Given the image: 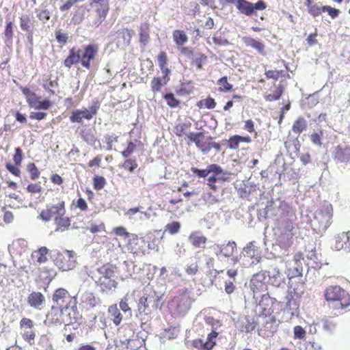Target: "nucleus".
<instances>
[{
    "label": "nucleus",
    "mask_w": 350,
    "mask_h": 350,
    "mask_svg": "<svg viewBox=\"0 0 350 350\" xmlns=\"http://www.w3.org/2000/svg\"><path fill=\"white\" fill-rule=\"evenodd\" d=\"M266 214L275 217L277 241L282 247H288L294 236L296 215L293 209L286 202L279 201L273 209L271 206H267Z\"/></svg>",
    "instance_id": "1"
},
{
    "label": "nucleus",
    "mask_w": 350,
    "mask_h": 350,
    "mask_svg": "<svg viewBox=\"0 0 350 350\" xmlns=\"http://www.w3.org/2000/svg\"><path fill=\"white\" fill-rule=\"evenodd\" d=\"M161 296L152 291L150 287L144 289L143 295L137 304V317L139 318L142 323H146L152 319V312L157 310L160 305Z\"/></svg>",
    "instance_id": "2"
},
{
    "label": "nucleus",
    "mask_w": 350,
    "mask_h": 350,
    "mask_svg": "<svg viewBox=\"0 0 350 350\" xmlns=\"http://www.w3.org/2000/svg\"><path fill=\"white\" fill-rule=\"evenodd\" d=\"M293 265L288 269L287 276L290 280L289 284L291 287L293 284V279H297L299 284L297 287L293 288L295 295L297 297H301L304 292V282L302 279V273L304 271L303 265H306V259L302 258L301 254H297L294 256Z\"/></svg>",
    "instance_id": "3"
},
{
    "label": "nucleus",
    "mask_w": 350,
    "mask_h": 350,
    "mask_svg": "<svg viewBox=\"0 0 350 350\" xmlns=\"http://www.w3.org/2000/svg\"><path fill=\"white\" fill-rule=\"evenodd\" d=\"M325 299L335 309H343L350 306V295L340 286H331L325 290Z\"/></svg>",
    "instance_id": "4"
},
{
    "label": "nucleus",
    "mask_w": 350,
    "mask_h": 350,
    "mask_svg": "<svg viewBox=\"0 0 350 350\" xmlns=\"http://www.w3.org/2000/svg\"><path fill=\"white\" fill-rule=\"evenodd\" d=\"M332 217V206L330 204H325L321 208L315 213L312 226L318 233L325 232L331 224Z\"/></svg>",
    "instance_id": "5"
},
{
    "label": "nucleus",
    "mask_w": 350,
    "mask_h": 350,
    "mask_svg": "<svg viewBox=\"0 0 350 350\" xmlns=\"http://www.w3.org/2000/svg\"><path fill=\"white\" fill-rule=\"evenodd\" d=\"M259 298H260V300L258 304L256 305L255 309L256 314H271L273 312L272 306L276 301V299L271 297L268 293L262 294L260 291H254V299L256 301H257Z\"/></svg>",
    "instance_id": "6"
},
{
    "label": "nucleus",
    "mask_w": 350,
    "mask_h": 350,
    "mask_svg": "<svg viewBox=\"0 0 350 350\" xmlns=\"http://www.w3.org/2000/svg\"><path fill=\"white\" fill-rule=\"evenodd\" d=\"M56 253L55 265L62 271H69L76 266L75 254L72 251L64 250L63 252L54 251Z\"/></svg>",
    "instance_id": "7"
},
{
    "label": "nucleus",
    "mask_w": 350,
    "mask_h": 350,
    "mask_svg": "<svg viewBox=\"0 0 350 350\" xmlns=\"http://www.w3.org/2000/svg\"><path fill=\"white\" fill-rule=\"evenodd\" d=\"M52 300L55 305L68 307L72 310L76 308L77 303L75 298L71 297L68 292L64 288H60L57 289L53 293Z\"/></svg>",
    "instance_id": "8"
},
{
    "label": "nucleus",
    "mask_w": 350,
    "mask_h": 350,
    "mask_svg": "<svg viewBox=\"0 0 350 350\" xmlns=\"http://www.w3.org/2000/svg\"><path fill=\"white\" fill-rule=\"evenodd\" d=\"M68 310H72L68 307L53 305L46 316L54 323L69 325L70 324V321L67 318L68 316H65V313Z\"/></svg>",
    "instance_id": "9"
},
{
    "label": "nucleus",
    "mask_w": 350,
    "mask_h": 350,
    "mask_svg": "<svg viewBox=\"0 0 350 350\" xmlns=\"http://www.w3.org/2000/svg\"><path fill=\"white\" fill-rule=\"evenodd\" d=\"M65 213L64 202L62 201L57 204L47 206L45 210L41 211L39 217L44 221H49L52 218H54L55 221L56 217L64 216Z\"/></svg>",
    "instance_id": "10"
},
{
    "label": "nucleus",
    "mask_w": 350,
    "mask_h": 350,
    "mask_svg": "<svg viewBox=\"0 0 350 350\" xmlns=\"http://www.w3.org/2000/svg\"><path fill=\"white\" fill-rule=\"evenodd\" d=\"M258 323L254 317L240 316L235 322L236 327L242 332L249 333L254 331Z\"/></svg>",
    "instance_id": "11"
},
{
    "label": "nucleus",
    "mask_w": 350,
    "mask_h": 350,
    "mask_svg": "<svg viewBox=\"0 0 350 350\" xmlns=\"http://www.w3.org/2000/svg\"><path fill=\"white\" fill-rule=\"evenodd\" d=\"M93 3L96 14V19L94 24L98 27L105 19L109 12V0H93Z\"/></svg>",
    "instance_id": "12"
},
{
    "label": "nucleus",
    "mask_w": 350,
    "mask_h": 350,
    "mask_svg": "<svg viewBox=\"0 0 350 350\" xmlns=\"http://www.w3.org/2000/svg\"><path fill=\"white\" fill-rule=\"evenodd\" d=\"M257 320L258 323L262 324L265 331L267 332L269 334H273L276 332L278 326V321H277L275 316L271 314H267V315L258 314Z\"/></svg>",
    "instance_id": "13"
},
{
    "label": "nucleus",
    "mask_w": 350,
    "mask_h": 350,
    "mask_svg": "<svg viewBox=\"0 0 350 350\" xmlns=\"http://www.w3.org/2000/svg\"><path fill=\"white\" fill-rule=\"evenodd\" d=\"M269 281L275 287L285 286V274L276 267H272L268 271Z\"/></svg>",
    "instance_id": "14"
},
{
    "label": "nucleus",
    "mask_w": 350,
    "mask_h": 350,
    "mask_svg": "<svg viewBox=\"0 0 350 350\" xmlns=\"http://www.w3.org/2000/svg\"><path fill=\"white\" fill-rule=\"evenodd\" d=\"M191 302L187 294L184 293L175 297L172 301V306H175L179 314H185L190 308Z\"/></svg>",
    "instance_id": "15"
},
{
    "label": "nucleus",
    "mask_w": 350,
    "mask_h": 350,
    "mask_svg": "<svg viewBox=\"0 0 350 350\" xmlns=\"http://www.w3.org/2000/svg\"><path fill=\"white\" fill-rule=\"evenodd\" d=\"M96 283L100 287L102 293L107 295L111 294L117 287V282L114 278H98L96 280Z\"/></svg>",
    "instance_id": "16"
},
{
    "label": "nucleus",
    "mask_w": 350,
    "mask_h": 350,
    "mask_svg": "<svg viewBox=\"0 0 350 350\" xmlns=\"http://www.w3.org/2000/svg\"><path fill=\"white\" fill-rule=\"evenodd\" d=\"M31 21L28 15L21 16L20 18V27L23 31L27 32V38L29 43V50L31 54L33 53V31L31 29Z\"/></svg>",
    "instance_id": "17"
},
{
    "label": "nucleus",
    "mask_w": 350,
    "mask_h": 350,
    "mask_svg": "<svg viewBox=\"0 0 350 350\" xmlns=\"http://www.w3.org/2000/svg\"><path fill=\"white\" fill-rule=\"evenodd\" d=\"M96 52L97 49L93 45H88L83 51L81 50V65L86 68H90V61L94 59Z\"/></svg>",
    "instance_id": "18"
},
{
    "label": "nucleus",
    "mask_w": 350,
    "mask_h": 350,
    "mask_svg": "<svg viewBox=\"0 0 350 350\" xmlns=\"http://www.w3.org/2000/svg\"><path fill=\"white\" fill-rule=\"evenodd\" d=\"M131 37L130 30L123 28L116 33L114 42L118 47L124 48L129 44Z\"/></svg>",
    "instance_id": "19"
},
{
    "label": "nucleus",
    "mask_w": 350,
    "mask_h": 350,
    "mask_svg": "<svg viewBox=\"0 0 350 350\" xmlns=\"http://www.w3.org/2000/svg\"><path fill=\"white\" fill-rule=\"evenodd\" d=\"M333 157L336 162H350V146H336L333 152Z\"/></svg>",
    "instance_id": "20"
},
{
    "label": "nucleus",
    "mask_w": 350,
    "mask_h": 350,
    "mask_svg": "<svg viewBox=\"0 0 350 350\" xmlns=\"http://www.w3.org/2000/svg\"><path fill=\"white\" fill-rule=\"evenodd\" d=\"M243 253L252 259L251 265H255L260 262L261 257L258 252V248L255 245L254 241H251L243 247Z\"/></svg>",
    "instance_id": "21"
},
{
    "label": "nucleus",
    "mask_w": 350,
    "mask_h": 350,
    "mask_svg": "<svg viewBox=\"0 0 350 350\" xmlns=\"http://www.w3.org/2000/svg\"><path fill=\"white\" fill-rule=\"evenodd\" d=\"M334 247L336 250H347L350 251V233L342 232L336 239Z\"/></svg>",
    "instance_id": "22"
},
{
    "label": "nucleus",
    "mask_w": 350,
    "mask_h": 350,
    "mask_svg": "<svg viewBox=\"0 0 350 350\" xmlns=\"http://www.w3.org/2000/svg\"><path fill=\"white\" fill-rule=\"evenodd\" d=\"M242 40L247 46L256 50L259 54L262 55L266 54L265 51V46L262 42L255 40L250 36H244L242 38Z\"/></svg>",
    "instance_id": "23"
},
{
    "label": "nucleus",
    "mask_w": 350,
    "mask_h": 350,
    "mask_svg": "<svg viewBox=\"0 0 350 350\" xmlns=\"http://www.w3.org/2000/svg\"><path fill=\"white\" fill-rule=\"evenodd\" d=\"M323 263L319 258L316 250H312L311 251L308 252V254L306 255V265L307 267L317 269H320Z\"/></svg>",
    "instance_id": "24"
},
{
    "label": "nucleus",
    "mask_w": 350,
    "mask_h": 350,
    "mask_svg": "<svg viewBox=\"0 0 350 350\" xmlns=\"http://www.w3.org/2000/svg\"><path fill=\"white\" fill-rule=\"evenodd\" d=\"M44 301V296L40 292H32L27 297L28 304L34 308H39Z\"/></svg>",
    "instance_id": "25"
},
{
    "label": "nucleus",
    "mask_w": 350,
    "mask_h": 350,
    "mask_svg": "<svg viewBox=\"0 0 350 350\" xmlns=\"http://www.w3.org/2000/svg\"><path fill=\"white\" fill-rule=\"evenodd\" d=\"M83 119L90 120V115L88 112V109H77L72 112L70 116V120L75 123H82Z\"/></svg>",
    "instance_id": "26"
},
{
    "label": "nucleus",
    "mask_w": 350,
    "mask_h": 350,
    "mask_svg": "<svg viewBox=\"0 0 350 350\" xmlns=\"http://www.w3.org/2000/svg\"><path fill=\"white\" fill-rule=\"evenodd\" d=\"M81 59V50L75 51L72 49L69 51V55L64 60V64L66 67L70 68L72 65L77 64Z\"/></svg>",
    "instance_id": "27"
},
{
    "label": "nucleus",
    "mask_w": 350,
    "mask_h": 350,
    "mask_svg": "<svg viewBox=\"0 0 350 350\" xmlns=\"http://www.w3.org/2000/svg\"><path fill=\"white\" fill-rule=\"evenodd\" d=\"M189 240L195 247L204 248V245L207 241V239L200 232H194L189 235Z\"/></svg>",
    "instance_id": "28"
},
{
    "label": "nucleus",
    "mask_w": 350,
    "mask_h": 350,
    "mask_svg": "<svg viewBox=\"0 0 350 350\" xmlns=\"http://www.w3.org/2000/svg\"><path fill=\"white\" fill-rule=\"evenodd\" d=\"M265 277L264 273H258L254 274L251 280V288L254 291H260L263 288H266V285L262 283Z\"/></svg>",
    "instance_id": "29"
},
{
    "label": "nucleus",
    "mask_w": 350,
    "mask_h": 350,
    "mask_svg": "<svg viewBox=\"0 0 350 350\" xmlns=\"http://www.w3.org/2000/svg\"><path fill=\"white\" fill-rule=\"evenodd\" d=\"M37 18L42 23H46L50 20L52 11H51L46 5H41L35 10Z\"/></svg>",
    "instance_id": "30"
},
{
    "label": "nucleus",
    "mask_w": 350,
    "mask_h": 350,
    "mask_svg": "<svg viewBox=\"0 0 350 350\" xmlns=\"http://www.w3.org/2000/svg\"><path fill=\"white\" fill-rule=\"evenodd\" d=\"M29 105L35 109L46 110L51 106V102L48 99L40 100V97L36 96L32 100L30 101Z\"/></svg>",
    "instance_id": "31"
},
{
    "label": "nucleus",
    "mask_w": 350,
    "mask_h": 350,
    "mask_svg": "<svg viewBox=\"0 0 350 350\" xmlns=\"http://www.w3.org/2000/svg\"><path fill=\"white\" fill-rule=\"evenodd\" d=\"M236 7L241 14L246 16H251L254 13L252 10V3L246 0H237Z\"/></svg>",
    "instance_id": "32"
},
{
    "label": "nucleus",
    "mask_w": 350,
    "mask_h": 350,
    "mask_svg": "<svg viewBox=\"0 0 350 350\" xmlns=\"http://www.w3.org/2000/svg\"><path fill=\"white\" fill-rule=\"evenodd\" d=\"M237 249V243L234 241H229L227 244H222L220 253L221 256L226 258L232 257L234 250Z\"/></svg>",
    "instance_id": "33"
},
{
    "label": "nucleus",
    "mask_w": 350,
    "mask_h": 350,
    "mask_svg": "<svg viewBox=\"0 0 350 350\" xmlns=\"http://www.w3.org/2000/svg\"><path fill=\"white\" fill-rule=\"evenodd\" d=\"M81 300L83 304L90 306L91 308H94L99 304V299L90 291L84 292L81 296Z\"/></svg>",
    "instance_id": "34"
},
{
    "label": "nucleus",
    "mask_w": 350,
    "mask_h": 350,
    "mask_svg": "<svg viewBox=\"0 0 350 350\" xmlns=\"http://www.w3.org/2000/svg\"><path fill=\"white\" fill-rule=\"evenodd\" d=\"M98 272L99 273L98 278H115L114 267L110 264L102 266L98 269Z\"/></svg>",
    "instance_id": "35"
},
{
    "label": "nucleus",
    "mask_w": 350,
    "mask_h": 350,
    "mask_svg": "<svg viewBox=\"0 0 350 350\" xmlns=\"http://www.w3.org/2000/svg\"><path fill=\"white\" fill-rule=\"evenodd\" d=\"M108 312L111 317L112 321L116 325H119L122 320V315L116 305L109 307Z\"/></svg>",
    "instance_id": "36"
},
{
    "label": "nucleus",
    "mask_w": 350,
    "mask_h": 350,
    "mask_svg": "<svg viewBox=\"0 0 350 350\" xmlns=\"http://www.w3.org/2000/svg\"><path fill=\"white\" fill-rule=\"evenodd\" d=\"M317 325L326 332H332L336 329L337 323L332 319H323L317 323Z\"/></svg>",
    "instance_id": "37"
},
{
    "label": "nucleus",
    "mask_w": 350,
    "mask_h": 350,
    "mask_svg": "<svg viewBox=\"0 0 350 350\" xmlns=\"http://www.w3.org/2000/svg\"><path fill=\"white\" fill-rule=\"evenodd\" d=\"M192 345L198 349L211 350L215 345V342H206L202 339H196L193 340Z\"/></svg>",
    "instance_id": "38"
},
{
    "label": "nucleus",
    "mask_w": 350,
    "mask_h": 350,
    "mask_svg": "<svg viewBox=\"0 0 350 350\" xmlns=\"http://www.w3.org/2000/svg\"><path fill=\"white\" fill-rule=\"evenodd\" d=\"M149 25L147 23H143L140 25L139 42L146 46L149 41Z\"/></svg>",
    "instance_id": "39"
},
{
    "label": "nucleus",
    "mask_w": 350,
    "mask_h": 350,
    "mask_svg": "<svg viewBox=\"0 0 350 350\" xmlns=\"http://www.w3.org/2000/svg\"><path fill=\"white\" fill-rule=\"evenodd\" d=\"M14 24L12 21H9L7 23L3 34H4V41L7 44L12 43V38L14 35Z\"/></svg>",
    "instance_id": "40"
},
{
    "label": "nucleus",
    "mask_w": 350,
    "mask_h": 350,
    "mask_svg": "<svg viewBox=\"0 0 350 350\" xmlns=\"http://www.w3.org/2000/svg\"><path fill=\"white\" fill-rule=\"evenodd\" d=\"M173 38L175 43L178 46H182L188 40V38L183 31L175 30L173 32Z\"/></svg>",
    "instance_id": "41"
},
{
    "label": "nucleus",
    "mask_w": 350,
    "mask_h": 350,
    "mask_svg": "<svg viewBox=\"0 0 350 350\" xmlns=\"http://www.w3.org/2000/svg\"><path fill=\"white\" fill-rule=\"evenodd\" d=\"M307 126L306 121L304 118H299L293 124L292 130L297 134L301 133L306 130Z\"/></svg>",
    "instance_id": "42"
},
{
    "label": "nucleus",
    "mask_w": 350,
    "mask_h": 350,
    "mask_svg": "<svg viewBox=\"0 0 350 350\" xmlns=\"http://www.w3.org/2000/svg\"><path fill=\"white\" fill-rule=\"evenodd\" d=\"M49 250L46 247H40L37 252H36V256L37 257V261L39 263H44L46 262Z\"/></svg>",
    "instance_id": "43"
},
{
    "label": "nucleus",
    "mask_w": 350,
    "mask_h": 350,
    "mask_svg": "<svg viewBox=\"0 0 350 350\" xmlns=\"http://www.w3.org/2000/svg\"><path fill=\"white\" fill-rule=\"evenodd\" d=\"M217 84L219 85V91L228 92L232 88V85L228 83L226 77H223L218 80Z\"/></svg>",
    "instance_id": "44"
},
{
    "label": "nucleus",
    "mask_w": 350,
    "mask_h": 350,
    "mask_svg": "<svg viewBox=\"0 0 350 350\" xmlns=\"http://www.w3.org/2000/svg\"><path fill=\"white\" fill-rule=\"evenodd\" d=\"M122 167L129 170L130 172H133L137 167L138 165L135 159H126L122 164Z\"/></svg>",
    "instance_id": "45"
},
{
    "label": "nucleus",
    "mask_w": 350,
    "mask_h": 350,
    "mask_svg": "<svg viewBox=\"0 0 350 350\" xmlns=\"http://www.w3.org/2000/svg\"><path fill=\"white\" fill-rule=\"evenodd\" d=\"M82 137L89 145L93 146L96 142V137L90 130L83 132Z\"/></svg>",
    "instance_id": "46"
},
{
    "label": "nucleus",
    "mask_w": 350,
    "mask_h": 350,
    "mask_svg": "<svg viewBox=\"0 0 350 350\" xmlns=\"http://www.w3.org/2000/svg\"><path fill=\"white\" fill-rule=\"evenodd\" d=\"M164 98L170 107H176L180 103V102L174 97V95L172 93L166 94L164 96Z\"/></svg>",
    "instance_id": "47"
},
{
    "label": "nucleus",
    "mask_w": 350,
    "mask_h": 350,
    "mask_svg": "<svg viewBox=\"0 0 350 350\" xmlns=\"http://www.w3.org/2000/svg\"><path fill=\"white\" fill-rule=\"evenodd\" d=\"M204 200L210 205H213L220 201L219 197L217 195L213 194L211 192L206 193L204 196Z\"/></svg>",
    "instance_id": "48"
},
{
    "label": "nucleus",
    "mask_w": 350,
    "mask_h": 350,
    "mask_svg": "<svg viewBox=\"0 0 350 350\" xmlns=\"http://www.w3.org/2000/svg\"><path fill=\"white\" fill-rule=\"evenodd\" d=\"M55 224L59 228H66L70 225V221L69 217H64V216H59L55 218Z\"/></svg>",
    "instance_id": "49"
},
{
    "label": "nucleus",
    "mask_w": 350,
    "mask_h": 350,
    "mask_svg": "<svg viewBox=\"0 0 350 350\" xmlns=\"http://www.w3.org/2000/svg\"><path fill=\"white\" fill-rule=\"evenodd\" d=\"M165 84H166V81H165L163 83L161 78H154L151 81L152 90L153 92H159Z\"/></svg>",
    "instance_id": "50"
},
{
    "label": "nucleus",
    "mask_w": 350,
    "mask_h": 350,
    "mask_svg": "<svg viewBox=\"0 0 350 350\" xmlns=\"http://www.w3.org/2000/svg\"><path fill=\"white\" fill-rule=\"evenodd\" d=\"M180 228V224L178 221H173L172 223L167 224L165 226V229L167 230L171 234H174L177 233Z\"/></svg>",
    "instance_id": "51"
},
{
    "label": "nucleus",
    "mask_w": 350,
    "mask_h": 350,
    "mask_svg": "<svg viewBox=\"0 0 350 350\" xmlns=\"http://www.w3.org/2000/svg\"><path fill=\"white\" fill-rule=\"evenodd\" d=\"M55 35L57 42L63 44H66L68 39L67 33H63L61 29H57L55 31Z\"/></svg>",
    "instance_id": "52"
},
{
    "label": "nucleus",
    "mask_w": 350,
    "mask_h": 350,
    "mask_svg": "<svg viewBox=\"0 0 350 350\" xmlns=\"http://www.w3.org/2000/svg\"><path fill=\"white\" fill-rule=\"evenodd\" d=\"M27 167V170L30 173V176L31 179L34 180L39 176L40 172L33 163H29Z\"/></svg>",
    "instance_id": "53"
},
{
    "label": "nucleus",
    "mask_w": 350,
    "mask_h": 350,
    "mask_svg": "<svg viewBox=\"0 0 350 350\" xmlns=\"http://www.w3.org/2000/svg\"><path fill=\"white\" fill-rule=\"evenodd\" d=\"M322 11L323 12H327L328 14L332 18H335L338 17V16L339 14V12H340L338 9L332 8V7L328 6V5L322 6Z\"/></svg>",
    "instance_id": "54"
},
{
    "label": "nucleus",
    "mask_w": 350,
    "mask_h": 350,
    "mask_svg": "<svg viewBox=\"0 0 350 350\" xmlns=\"http://www.w3.org/2000/svg\"><path fill=\"white\" fill-rule=\"evenodd\" d=\"M105 179L103 176H96L94 178V186L96 189H103L105 185Z\"/></svg>",
    "instance_id": "55"
},
{
    "label": "nucleus",
    "mask_w": 350,
    "mask_h": 350,
    "mask_svg": "<svg viewBox=\"0 0 350 350\" xmlns=\"http://www.w3.org/2000/svg\"><path fill=\"white\" fill-rule=\"evenodd\" d=\"M282 94V90L280 88L276 89L274 93L269 94L266 96V100L268 101H273L278 100Z\"/></svg>",
    "instance_id": "56"
},
{
    "label": "nucleus",
    "mask_w": 350,
    "mask_h": 350,
    "mask_svg": "<svg viewBox=\"0 0 350 350\" xmlns=\"http://www.w3.org/2000/svg\"><path fill=\"white\" fill-rule=\"evenodd\" d=\"M211 148H215L217 152H219L221 150V145L217 142H209L207 145H205L204 148L202 149V152L204 154L208 153Z\"/></svg>",
    "instance_id": "57"
},
{
    "label": "nucleus",
    "mask_w": 350,
    "mask_h": 350,
    "mask_svg": "<svg viewBox=\"0 0 350 350\" xmlns=\"http://www.w3.org/2000/svg\"><path fill=\"white\" fill-rule=\"evenodd\" d=\"M158 64L161 68V70H164V66H166L167 58L166 53L165 52H161L157 57Z\"/></svg>",
    "instance_id": "58"
},
{
    "label": "nucleus",
    "mask_w": 350,
    "mask_h": 350,
    "mask_svg": "<svg viewBox=\"0 0 350 350\" xmlns=\"http://www.w3.org/2000/svg\"><path fill=\"white\" fill-rule=\"evenodd\" d=\"M136 146L133 142H129L126 148L122 152V155L124 158H128L135 150Z\"/></svg>",
    "instance_id": "59"
},
{
    "label": "nucleus",
    "mask_w": 350,
    "mask_h": 350,
    "mask_svg": "<svg viewBox=\"0 0 350 350\" xmlns=\"http://www.w3.org/2000/svg\"><path fill=\"white\" fill-rule=\"evenodd\" d=\"M234 281L231 280H227L225 281L224 290L227 294L232 293L236 289V286L234 284Z\"/></svg>",
    "instance_id": "60"
},
{
    "label": "nucleus",
    "mask_w": 350,
    "mask_h": 350,
    "mask_svg": "<svg viewBox=\"0 0 350 350\" xmlns=\"http://www.w3.org/2000/svg\"><path fill=\"white\" fill-rule=\"evenodd\" d=\"M208 168L209 174L213 173V174H214L215 176L221 175L224 172L222 168L217 164L209 165H208Z\"/></svg>",
    "instance_id": "61"
},
{
    "label": "nucleus",
    "mask_w": 350,
    "mask_h": 350,
    "mask_svg": "<svg viewBox=\"0 0 350 350\" xmlns=\"http://www.w3.org/2000/svg\"><path fill=\"white\" fill-rule=\"evenodd\" d=\"M14 163L16 165H20L23 160V152L21 148H16L15 149V154L13 157Z\"/></svg>",
    "instance_id": "62"
},
{
    "label": "nucleus",
    "mask_w": 350,
    "mask_h": 350,
    "mask_svg": "<svg viewBox=\"0 0 350 350\" xmlns=\"http://www.w3.org/2000/svg\"><path fill=\"white\" fill-rule=\"evenodd\" d=\"M21 91H22V93L25 96V98H27V101L28 103H29L30 101L32 100L33 99V98L36 96L34 92H31L27 88H22Z\"/></svg>",
    "instance_id": "63"
},
{
    "label": "nucleus",
    "mask_w": 350,
    "mask_h": 350,
    "mask_svg": "<svg viewBox=\"0 0 350 350\" xmlns=\"http://www.w3.org/2000/svg\"><path fill=\"white\" fill-rule=\"evenodd\" d=\"M23 338L27 341L30 345L33 344L36 334L33 331H25L23 333Z\"/></svg>",
    "instance_id": "64"
}]
</instances>
